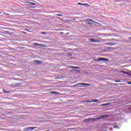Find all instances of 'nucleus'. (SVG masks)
<instances>
[{"label": "nucleus", "mask_w": 131, "mask_h": 131, "mask_svg": "<svg viewBox=\"0 0 131 131\" xmlns=\"http://www.w3.org/2000/svg\"><path fill=\"white\" fill-rule=\"evenodd\" d=\"M42 33L43 34H46V32H42Z\"/></svg>", "instance_id": "obj_28"}, {"label": "nucleus", "mask_w": 131, "mask_h": 131, "mask_svg": "<svg viewBox=\"0 0 131 131\" xmlns=\"http://www.w3.org/2000/svg\"><path fill=\"white\" fill-rule=\"evenodd\" d=\"M28 4H30V5H32V6H36V4L35 3H32V2H28Z\"/></svg>", "instance_id": "obj_12"}, {"label": "nucleus", "mask_w": 131, "mask_h": 131, "mask_svg": "<svg viewBox=\"0 0 131 131\" xmlns=\"http://www.w3.org/2000/svg\"><path fill=\"white\" fill-rule=\"evenodd\" d=\"M98 61H102L103 62H107V61H109V59L107 58H105L103 57H100L98 59Z\"/></svg>", "instance_id": "obj_4"}, {"label": "nucleus", "mask_w": 131, "mask_h": 131, "mask_svg": "<svg viewBox=\"0 0 131 131\" xmlns=\"http://www.w3.org/2000/svg\"><path fill=\"white\" fill-rule=\"evenodd\" d=\"M4 93H5V94H9L10 93V92L4 91Z\"/></svg>", "instance_id": "obj_18"}, {"label": "nucleus", "mask_w": 131, "mask_h": 131, "mask_svg": "<svg viewBox=\"0 0 131 131\" xmlns=\"http://www.w3.org/2000/svg\"><path fill=\"white\" fill-rule=\"evenodd\" d=\"M121 73H123V74H126V75H129V76H131V72H127L121 71Z\"/></svg>", "instance_id": "obj_5"}, {"label": "nucleus", "mask_w": 131, "mask_h": 131, "mask_svg": "<svg viewBox=\"0 0 131 131\" xmlns=\"http://www.w3.org/2000/svg\"><path fill=\"white\" fill-rule=\"evenodd\" d=\"M32 9H35V7H31Z\"/></svg>", "instance_id": "obj_27"}, {"label": "nucleus", "mask_w": 131, "mask_h": 131, "mask_svg": "<svg viewBox=\"0 0 131 131\" xmlns=\"http://www.w3.org/2000/svg\"><path fill=\"white\" fill-rule=\"evenodd\" d=\"M35 128H37V127H26L24 129V131H31L35 129Z\"/></svg>", "instance_id": "obj_2"}, {"label": "nucleus", "mask_w": 131, "mask_h": 131, "mask_svg": "<svg viewBox=\"0 0 131 131\" xmlns=\"http://www.w3.org/2000/svg\"><path fill=\"white\" fill-rule=\"evenodd\" d=\"M56 16H58V17H61L62 14H56Z\"/></svg>", "instance_id": "obj_17"}, {"label": "nucleus", "mask_w": 131, "mask_h": 131, "mask_svg": "<svg viewBox=\"0 0 131 131\" xmlns=\"http://www.w3.org/2000/svg\"><path fill=\"white\" fill-rule=\"evenodd\" d=\"M6 15H9L8 14H6Z\"/></svg>", "instance_id": "obj_34"}, {"label": "nucleus", "mask_w": 131, "mask_h": 131, "mask_svg": "<svg viewBox=\"0 0 131 131\" xmlns=\"http://www.w3.org/2000/svg\"><path fill=\"white\" fill-rule=\"evenodd\" d=\"M87 21H90L91 22H93V23H95V24H98V23L91 18H88Z\"/></svg>", "instance_id": "obj_8"}, {"label": "nucleus", "mask_w": 131, "mask_h": 131, "mask_svg": "<svg viewBox=\"0 0 131 131\" xmlns=\"http://www.w3.org/2000/svg\"><path fill=\"white\" fill-rule=\"evenodd\" d=\"M128 84H131V82H129L127 83Z\"/></svg>", "instance_id": "obj_26"}, {"label": "nucleus", "mask_w": 131, "mask_h": 131, "mask_svg": "<svg viewBox=\"0 0 131 131\" xmlns=\"http://www.w3.org/2000/svg\"><path fill=\"white\" fill-rule=\"evenodd\" d=\"M51 94H57V95H59V94H60V93L55 92V91H52Z\"/></svg>", "instance_id": "obj_14"}, {"label": "nucleus", "mask_w": 131, "mask_h": 131, "mask_svg": "<svg viewBox=\"0 0 131 131\" xmlns=\"http://www.w3.org/2000/svg\"><path fill=\"white\" fill-rule=\"evenodd\" d=\"M119 127L118 126H114V128H119Z\"/></svg>", "instance_id": "obj_19"}, {"label": "nucleus", "mask_w": 131, "mask_h": 131, "mask_svg": "<svg viewBox=\"0 0 131 131\" xmlns=\"http://www.w3.org/2000/svg\"><path fill=\"white\" fill-rule=\"evenodd\" d=\"M77 4L81 6H90V4H82L80 3H78Z\"/></svg>", "instance_id": "obj_9"}, {"label": "nucleus", "mask_w": 131, "mask_h": 131, "mask_svg": "<svg viewBox=\"0 0 131 131\" xmlns=\"http://www.w3.org/2000/svg\"><path fill=\"white\" fill-rule=\"evenodd\" d=\"M107 46H115L116 45V42H107Z\"/></svg>", "instance_id": "obj_7"}, {"label": "nucleus", "mask_w": 131, "mask_h": 131, "mask_svg": "<svg viewBox=\"0 0 131 131\" xmlns=\"http://www.w3.org/2000/svg\"><path fill=\"white\" fill-rule=\"evenodd\" d=\"M86 24L87 25H92V23H87Z\"/></svg>", "instance_id": "obj_21"}, {"label": "nucleus", "mask_w": 131, "mask_h": 131, "mask_svg": "<svg viewBox=\"0 0 131 131\" xmlns=\"http://www.w3.org/2000/svg\"><path fill=\"white\" fill-rule=\"evenodd\" d=\"M70 50V51H72V49H69Z\"/></svg>", "instance_id": "obj_32"}, {"label": "nucleus", "mask_w": 131, "mask_h": 131, "mask_svg": "<svg viewBox=\"0 0 131 131\" xmlns=\"http://www.w3.org/2000/svg\"><path fill=\"white\" fill-rule=\"evenodd\" d=\"M130 61H131V59L130 60Z\"/></svg>", "instance_id": "obj_35"}, {"label": "nucleus", "mask_w": 131, "mask_h": 131, "mask_svg": "<svg viewBox=\"0 0 131 131\" xmlns=\"http://www.w3.org/2000/svg\"><path fill=\"white\" fill-rule=\"evenodd\" d=\"M75 85H81V86L86 85V86H90V85H91V84L85 83H78L76 84Z\"/></svg>", "instance_id": "obj_3"}, {"label": "nucleus", "mask_w": 131, "mask_h": 131, "mask_svg": "<svg viewBox=\"0 0 131 131\" xmlns=\"http://www.w3.org/2000/svg\"><path fill=\"white\" fill-rule=\"evenodd\" d=\"M68 55L70 56H72V54L71 53H68Z\"/></svg>", "instance_id": "obj_25"}, {"label": "nucleus", "mask_w": 131, "mask_h": 131, "mask_svg": "<svg viewBox=\"0 0 131 131\" xmlns=\"http://www.w3.org/2000/svg\"><path fill=\"white\" fill-rule=\"evenodd\" d=\"M0 14H2V12H0Z\"/></svg>", "instance_id": "obj_33"}, {"label": "nucleus", "mask_w": 131, "mask_h": 131, "mask_svg": "<svg viewBox=\"0 0 131 131\" xmlns=\"http://www.w3.org/2000/svg\"><path fill=\"white\" fill-rule=\"evenodd\" d=\"M64 33H63V32H61V34H63Z\"/></svg>", "instance_id": "obj_31"}, {"label": "nucleus", "mask_w": 131, "mask_h": 131, "mask_svg": "<svg viewBox=\"0 0 131 131\" xmlns=\"http://www.w3.org/2000/svg\"><path fill=\"white\" fill-rule=\"evenodd\" d=\"M128 39H131V37H129Z\"/></svg>", "instance_id": "obj_30"}, {"label": "nucleus", "mask_w": 131, "mask_h": 131, "mask_svg": "<svg viewBox=\"0 0 131 131\" xmlns=\"http://www.w3.org/2000/svg\"><path fill=\"white\" fill-rule=\"evenodd\" d=\"M107 117H109V115H105L103 116H101L100 117L96 118H89L84 120V122H85V123H89V122H90V121H98L100 119H103V118H107Z\"/></svg>", "instance_id": "obj_1"}, {"label": "nucleus", "mask_w": 131, "mask_h": 131, "mask_svg": "<svg viewBox=\"0 0 131 131\" xmlns=\"http://www.w3.org/2000/svg\"><path fill=\"white\" fill-rule=\"evenodd\" d=\"M35 63H36L37 64H42V61L40 60H36Z\"/></svg>", "instance_id": "obj_11"}, {"label": "nucleus", "mask_w": 131, "mask_h": 131, "mask_svg": "<svg viewBox=\"0 0 131 131\" xmlns=\"http://www.w3.org/2000/svg\"><path fill=\"white\" fill-rule=\"evenodd\" d=\"M93 102V101H92V100H88V103H92Z\"/></svg>", "instance_id": "obj_22"}, {"label": "nucleus", "mask_w": 131, "mask_h": 131, "mask_svg": "<svg viewBox=\"0 0 131 131\" xmlns=\"http://www.w3.org/2000/svg\"><path fill=\"white\" fill-rule=\"evenodd\" d=\"M34 46H35V47H37V46H38V43L35 42L34 43Z\"/></svg>", "instance_id": "obj_16"}, {"label": "nucleus", "mask_w": 131, "mask_h": 131, "mask_svg": "<svg viewBox=\"0 0 131 131\" xmlns=\"http://www.w3.org/2000/svg\"><path fill=\"white\" fill-rule=\"evenodd\" d=\"M108 105H110V103L102 104L101 106H108Z\"/></svg>", "instance_id": "obj_13"}, {"label": "nucleus", "mask_w": 131, "mask_h": 131, "mask_svg": "<svg viewBox=\"0 0 131 131\" xmlns=\"http://www.w3.org/2000/svg\"><path fill=\"white\" fill-rule=\"evenodd\" d=\"M115 81V82H121V81H120V80H116Z\"/></svg>", "instance_id": "obj_20"}, {"label": "nucleus", "mask_w": 131, "mask_h": 131, "mask_svg": "<svg viewBox=\"0 0 131 131\" xmlns=\"http://www.w3.org/2000/svg\"><path fill=\"white\" fill-rule=\"evenodd\" d=\"M71 67H72V68H78V67H77L71 66Z\"/></svg>", "instance_id": "obj_24"}, {"label": "nucleus", "mask_w": 131, "mask_h": 131, "mask_svg": "<svg viewBox=\"0 0 131 131\" xmlns=\"http://www.w3.org/2000/svg\"><path fill=\"white\" fill-rule=\"evenodd\" d=\"M92 102H93L94 103H99V100L98 99H92Z\"/></svg>", "instance_id": "obj_10"}, {"label": "nucleus", "mask_w": 131, "mask_h": 131, "mask_svg": "<svg viewBox=\"0 0 131 131\" xmlns=\"http://www.w3.org/2000/svg\"><path fill=\"white\" fill-rule=\"evenodd\" d=\"M42 46V45H41V44H38V47H41Z\"/></svg>", "instance_id": "obj_23"}, {"label": "nucleus", "mask_w": 131, "mask_h": 131, "mask_svg": "<svg viewBox=\"0 0 131 131\" xmlns=\"http://www.w3.org/2000/svg\"><path fill=\"white\" fill-rule=\"evenodd\" d=\"M112 49H114V48H111V47H107L106 50H110V51H111Z\"/></svg>", "instance_id": "obj_15"}, {"label": "nucleus", "mask_w": 131, "mask_h": 131, "mask_svg": "<svg viewBox=\"0 0 131 131\" xmlns=\"http://www.w3.org/2000/svg\"><path fill=\"white\" fill-rule=\"evenodd\" d=\"M67 21L68 22H70V20H69V19H67Z\"/></svg>", "instance_id": "obj_29"}, {"label": "nucleus", "mask_w": 131, "mask_h": 131, "mask_svg": "<svg viewBox=\"0 0 131 131\" xmlns=\"http://www.w3.org/2000/svg\"><path fill=\"white\" fill-rule=\"evenodd\" d=\"M90 42H98V40L94 38H90L89 39Z\"/></svg>", "instance_id": "obj_6"}]
</instances>
